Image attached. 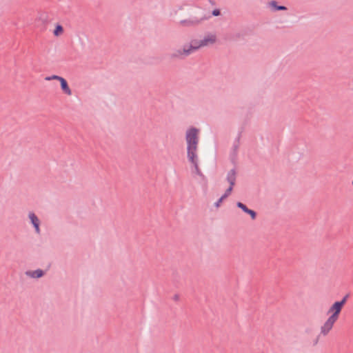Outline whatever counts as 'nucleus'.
<instances>
[{
  "label": "nucleus",
  "instance_id": "9b49d317",
  "mask_svg": "<svg viewBox=\"0 0 353 353\" xmlns=\"http://www.w3.org/2000/svg\"><path fill=\"white\" fill-rule=\"evenodd\" d=\"M63 33V28L62 27V26H61L59 24L56 25L54 30H53V34L55 37H59V36L62 35Z\"/></svg>",
  "mask_w": 353,
  "mask_h": 353
},
{
  "label": "nucleus",
  "instance_id": "6e6552de",
  "mask_svg": "<svg viewBox=\"0 0 353 353\" xmlns=\"http://www.w3.org/2000/svg\"><path fill=\"white\" fill-rule=\"evenodd\" d=\"M60 85H61V90H62V92L68 95V96H71L72 95V90L70 88L68 84V82L67 81L63 78L60 81Z\"/></svg>",
  "mask_w": 353,
  "mask_h": 353
},
{
  "label": "nucleus",
  "instance_id": "f03ea898",
  "mask_svg": "<svg viewBox=\"0 0 353 353\" xmlns=\"http://www.w3.org/2000/svg\"><path fill=\"white\" fill-rule=\"evenodd\" d=\"M347 298V296H344L342 300L335 301L329 307L327 312L328 317L320 328L321 335L326 336L332 330L334 324L339 319L340 314L346 303Z\"/></svg>",
  "mask_w": 353,
  "mask_h": 353
},
{
  "label": "nucleus",
  "instance_id": "4468645a",
  "mask_svg": "<svg viewBox=\"0 0 353 353\" xmlns=\"http://www.w3.org/2000/svg\"><path fill=\"white\" fill-rule=\"evenodd\" d=\"M182 23H185V25H187V26L192 24V22H190V21L187 22V23L185 21H183Z\"/></svg>",
  "mask_w": 353,
  "mask_h": 353
},
{
  "label": "nucleus",
  "instance_id": "9d476101",
  "mask_svg": "<svg viewBox=\"0 0 353 353\" xmlns=\"http://www.w3.org/2000/svg\"><path fill=\"white\" fill-rule=\"evenodd\" d=\"M26 274L31 278H40L43 276V272L41 270H37L34 271H28Z\"/></svg>",
  "mask_w": 353,
  "mask_h": 353
},
{
  "label": "nucleus",
  "instance_id": "f257e3e1",
  "mask_svg": "<svg viewBox=\"0 0 353 353\" xmlns=\"http://www.w3.org/2000/svg\"><path fill=\"white\" fill-rule=\"evenodd\" d=\"M217 41L216 36L213 34L205 35L201 39H192L181 47L173 48L170 54L172 59H180L188 57L201 48L214 45Z\"/></svg>",
  "mask_w": 353,
  "mask_h": 353
},
{
  "label": "nucleus",
  "instance_id": "423d86ee",
  "mask_svg": "<svg viewBox=\"0 0 353 353\" xmlns=\"http://www.w3.org/2000/svg\"><path fill=\"white\" fill-rule=\"evenodd\" d=\"M28 217L35 229V232L37 234H39L40 233V228H39L40 221H39V218L37 216V215L34 212H30L28 214Z\"/></svg>",
  "mask_w": 353,
  "mask_h": 353
},
{
  "label": "nucleus",
  "instance_id": "0eeeda50",
  "mask_svg": "<svg viewBox=\"0 0 353 353\" xmlns=\"http://www.w3.org/2000/svg\"><path fill=\"white\" fill-rule=\"evenodd\" d=\"M236 205H237L239 208H241V209L244 212H245V213L248 214L250 216V217H251V219H252V220H254V219H256V212H255L254 210L248 209V208L246 207V205H244L243 203H241V202H238V203H236Z\"/></svg>",
  "mask_w": 353,
  "mask_h": 353
},
{
  "label": "nucleus",
  "instance_id": "ddd939ff",
  "mask_svg": "<svg viewBox=\"0 0 353 353\" xmlns=\"http://www.w3.org/2000/svg\"><path fill=\"white\" fill-rule=\"evenodd\" d=\"M219 14V12L218 10H214L213 12V14L215 15V16L218 15Z\"/></svg>",
  "mask_w": 353,
  "mask_h": 353
},
{
  "label": "nucleus",
  "instance_id": "1a4fd4ad",
  "mask_svg": "<svg viewBox=\"0 0 353 353\" xmlns=\"http://www.w3.org/2000/svg\"><path fill=\"white\" fill-rule=\"evenodd\" d=\"M268 7L273 11L276 10H286L287 8L283 6H278L277 2L276 1H270L268 3Z\"/></svg>",
  "mask_w": 353,
  "mask_h": 353
},
{
  "label": "nucleus",
  "instance_id": "39448f33",
  "mask_svg": "<svg viewBox=\"0 0 353 353\" xmlns=\"http://www.w3.org/2000/svg\"><path fill=\"white\" fill-rule=\"evenodd\" d=\"M227 181L230 183V186L225 191V194L219 199L218 202L216 203V207H219L221 203L230 194L232 190L233 186L234 185L236 181V173L234 170H231L228 173Z\"/></svg>",
  "mask_w": 353,
  "mask_h": 353
},
{
  "label": "nucleus",
  "instance_id": "7ed1b4c3",
  "mask_svg": "<svg viewBox=\"0 0 353 353\" xmlns=\"http://www.w3.org/2000/svg\"><path fill=\"white\" fill-rule=\"evenodd\" d=\"M199 130L194 128H191L186 131L185 139L187 142L188 157L190 161L194 165L197 174H200V170L198 166L196 150L199 143Z\"/></svg>",
  "mask_w": 353,
  "mask_h": 353
},
{
  "label": "nucleus",
  "instance_id": "f8f14e48",
  "mask_svg": "<svg viewBox=\"0 0 353 353\" xmlns=\"http://www.w3.org/2000/svg\"><path fill=\"white\" fill-rule=\"evenodd\" d=\"M63 79V77H60V76H58V75H52L50 77H46V81H51V80H57L59 81H60L61 79Z\"/></svg>",
  "mask_w": 353,
  "mask_h": 353
},
{
  "label": "nucleus",
  "instance_id": "20e7f679",
  "mask_svg": "<svg viewBox=\"0 0 353 353\" xmlns=\"http://www.w3.org/2000/svg\"><path fill=\"white\" fill-rule=\"evenodd\" d=\"M227 181L230 183V186L225 191V194L219 199L218 202L216 203V207H219L221 203L230 194L232 190L233 186L234 185L236 181V173L234 170H231L228 173Z\"/></svg>",
  "mask_w": 353,
  "mask_h": 353
}]
</instances>
